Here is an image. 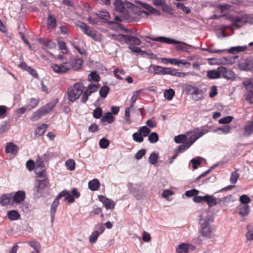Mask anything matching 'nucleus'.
Here are the masks:
<instances>
[{"label": "nucleus", "mask_w": 253, "mask_h": 253, "mask_svg": "<svg viewBox=\"0 0 253 253\" xmlns=\"http://www.w3.org/2000/svg\"><path fill=\"white\" fill-rule=\"evenodd\" d=\"M114 10L118 13L121 17L127 22H131L134 18V14L138 10V8L134 4L121 0H116L114 3Z\"/></svg>", "instance_id": "f257e3e1"}, {"label": "nucleus", "mask_w": 253, "mask_h": 253, "mask_svg": "<svg viewBox=\"0 0 253 253\" xmlns=\"http://www.w3.org/2000/svg\"><path fill=\"white\" fill-rule=\"evenodd\" d=\"M141 38L144 40L146 42L150 43V45L152 41L159 42L171 44L176 45V47H184L185 46H188L189 45L183 42H179L174 39L167 38L165 37H150V36H143Z\"/></svg>", "instance_id": "f03ea898"}, {"label": "nucleus", "mask_w": 253, "mask_h": 253, "mask_svg": "<svg viewBox=\"0 0 253 253\" xmlns=\"http://www.w3.org/2000/svg\"><path fill=\"white\" fill-rule=\"evenodd\" d=\"M84 88L82 83H77L73 86H70L67 92L69 101L74 102L77 100L83 93Z\"/></svg>", "instance_id": "7ed1b4c3"}, {"label": "nucleus", "mask_w": 253, "mask_h": 253, "mask_svg": "<svg viewBox=\"0 0 253 253\" xmlns=\"http://www.w3.org/2000/svg\"><path fill=\"white\" fill-rule=\"evenodd\" d=\"M211 220V219L210 217L201 218L199 220V223L201 225L199 232L203 237L206 239H211L213 236V233L210 223Z\"/></svg>", "instance_id": "20e7f679"}, {"label": "nucleus", "mask_w": 253, "mask_h": 253, "mask_svg": "<svg viewBox=\"0 0 253 253\" xmlns=\"http://www.w3.org/2000/svg\"><path fill=\"white\" fill-rule=\"evenodd\" d=\"M112 37L114 39L120 42L121 43H125L135 46L139 45L141 43V41L138 38L131 35L113 34L112 35Z\"/></svg>", "instance_id": "39448f33"}, {"label": "nucleus", "mask_w": 253, "mask_h": 253, "mask_svg": "<svg viewBox=\"0 0 253 253\" xmlns=\"http://www.w3.org/2000/svg\"><path fill=\"white\" fill-rule=\"evenodd\" d=\"M85 34L90 37L95 41H99L101 39V35L99 33L94 30H92L84 23L81 22L78 25Z\"/></svg>", "instance_id": "423d86ee"}, {"label": "nucleus", "mask_w": 253, "mask_h": 253, "mask_svg": "<svg viewBox=\"0 0 253 253\" xmlns=\"http://www.w3.org/2000/svg\"><path fill=\"white\" fill-rule=\"evenodd\" d=\"M243 85L247 90L246 99L250 104L253 103V78L247 79L243 83Z\"/></svg>", "instance_id": "0eeeda50"}, {"label": "nucleus", "mask_w": 253, "mask_h": 253, "mask_svg": "<svg viewBox=\"0 0 253 253\" xmlns=\"http://www.w3.org/2000/svg\"><path fill=\"white\" fill-rule=\"evenodd\" d=\"M202 50H206L210 53H214L217 54H237L241 52L244 51L246 48H228L223 49H215L213 48H201Z\"/></svg>", "instance_id": "6e6552de"}, {"label": "nucleus", "mask_w": 253, "mask_h": 253, "mask_svg": "<svg viewBox=\"0 0 253 253\" xmlns=\"http://www.w3.org/2000/svg\"><path fill=\"white\" fill-rule=\"evenodd\" d=\"M152 3L156 6H161L162 10L169 15L174 13L173 8L169 6L166 2V0H152Z\"/></svg>", "instance_id": "1a4fd4ad"}, {"label": "nucleus", "mask_w": 253, "mask_h": 253, "mask_svg": "<svg viewBox=\"0 0 253 253\" xmlns=\"http://www.w3.org/2000/svg\"><path fill=\"white\" fill-rule=\"evenodd\" d=\"M12 197V204L13 203L20 204L26 198V194L24 191L19 190L16 192H11Z\"/></svg>", "instance_id": "9d476101"}, {"label": "nucleus", "mask_w": 253, "mask_h": 253, "mask_svg": "<svg viewBox=\"0 0 253 253\" xmlns=\"http://www.w3.org/2000/svg\"><path fill=\"white\" fill-rule=\"evenodd\" d=\"M219 70L220 76L227 80H234L235 78V74L231 70L228 69L224 66H219Z\"/></svg>", "instance_id": "9b49d317"}, {"label": "nucleus", "mask_w": 253, "mask_h": 253, "mask_svg": "<svg viewBox=\"0 0 253 253\" xmlns=\"http://www.w3.org/2000/svg\"><path fill=\"white\" fill-rule=\"evenodd\" d=\"M239 68L242 71H251L253 69V60L247 58L239 63Z\"/></svg>", "instance_id": "f8f14e48"}, {"label": "nucleus", "mask_w": 253, "mask_h": 253, "mask_svg": "<svg viewBox=\"0 0 253 253\" xmlns=\"http://www.w3.org/2000/svg\"><path fill=\"white\" fill-rule=\"evenodd\" d=\"M84 61L81 58L75 57L70 59L69 62L70 69H73L74 70H77L83 66Z\"/></svg>", "instance_id": "ddd939ff"}, {"label": "nucleus", "mask_w": 253, "mask_h": 253, "mask_svg": "<svg viewBox=\"0 0 253 253\" xmlns=\"http://www.w3.org/2000/svg\"><path fill=\"white\" fill-rule=\"evenodd\" d=\"M99 200L102 203L103 205L107 210L113 209L115 207V204L111 199L106 198L103 195H99Z\"/></svg>", "instance_id": "4468645a"}, {"label": "nucleus", "mask_w": 253, "mask_h": 253, "mask_svg": "<svg viewBox=\"0 0 253 253\" xmlns=\"http://www.w3.org/2000/svg\"><path fill=\"white\" fill-rule=\"evenodd\" d=\"M52 68L54 72L57 73H65L70 70L69 64L67 63H63L61 65L54 64L52 65Z\"/></svg>", "instance_id": "2eb2a0df"}, {"label": "nucleus", "mask_w": 253, "mask_h": 253, "mask_svg": "<svg viewBox=\"0 0 253 253\" xmlns=\"http://www.w3.org/2000/svg\"><path fill=\"white\" fill-rule=\"evenodd\" d=\"M195 142V141H194V139L192 136H190L188 138V141L187 142H184L182 143L181 145H180L177 147L176 149L177 152L178 153L183 152L188 149Z\"/></svg>", "instance_id": "dca6fc26"}, {"label": "nucleus", "mask_w": 253, "mask_h": 253, "mask_svg": "<svg viewBox=\"0 0 253 253\" xmlns=\"http://www.w3.org/2000/svg\"><path fill=\"white\" fill-rule=\"evenodd\" d=\"M58 102V99H56L47 103L44 106L41 107V109L42 110V111L44 113V115H46L47 114L51 112L55 107L56 104Z\"/></svg>", "instance_id": "f3484780"}, {"label": "nucleus", "mask_w": 253, "mask_h": 253, "mask_svg": "<svg viewBox=\"0 0 253 253\" xmlns=\"http://www.w3.org/2000/svg\"><path fill=\"white\" fill-rule=\"evenodd\" d=\"M58 102V99H56L47 103L44 106L41 107V109L42 110V111L44 113V115H46L47 114L51 112L55 107L56 104Z\"/></svg>", "instance_id": "a211bd4d"}, {"label": "nucleus", "mask_w": 253, "mask_h": 253, "mask_svg": "<svg viewBox=\"0 0 253 253\" xmlns=\"http://www.w3.org/2000/svg\"><path fill=\"white\" fill-rule=\"evenodd\" d=\"M140 187L141 185L137 184H134L131 183H129L127 184V187L129 189V191L130 193L134 194V196L137 199H140V195L138 194Z\"/></svg>", "instance_id": "6ab92c4d"}, {"label": "nucleus", "mask_w": 253, "mask_h": 253, "mask_svg": "<svg viewBox=\"0 0 253 253\" xmlns=\"http://www.w3.org/2000/svg\"><path fill=\"white\" fill-rule=\"evenodd\" d=\"M131 50L137 54H141V56L144 57H148L150 59H155L156 55L153 54L150 50L148 51H142L141 48H130Z\"/></svg>", "instance_id": "aec40b11"}, {"label": "nucleus", "mask_w": 253, "mask_h": 253, "mask_svg": "<svg viewBox=\"0 0 253 253\" xmlns=\"http://www.w3.org/2000/svg\"><path fill=\"white\" fill-rule=\"evenodd\" d=\"M191 95L195 96L196 101L202 100L204 98V91L195 85Z\"/></svg>", "instance_id": "412c9836"}, {"label": "nucleus", "mask_w": 253, "mask_h": 253, "mask_svg": "<svg viewBox=\"0 0 253 253\" xmlns=\"http://www.w3.org/2000/svg\"><path fill=\"white\" fill-rule=\"evenodd\" d=\"M136 2L139 3V5H141L143 8L147 10L150 14H156L158 15H160L161 14V12L159 10L151 6L147 3H143L139 1H136Z\"/></svg>", "instance_id": "4be33fe9"}, {"label": "nucleus", "mask_w": 253, "mask_h": 253, "mask_svg": "<svg viewBox=\"0 0 253 253\" xmlns=\"http://www.w3.org/2000/svg\"><path fill=\"white\" fill-rule=\"evenodd\" d=\"M12 199L11 193L4 194L0 197V204L2 206H7L8 204H12L11 201Z\"/></svg>", "instance_id": "5701e85b"}, {"label": "nucleus", "mask_w": 253, "mask_h": 253, "mask_svg": "<svg viewBox=\"0 0 253 253\" xmlns=\"http://www.w3.org/2000/svg\"><path fill=\"white\" fill-rule=\"evenodd\" d=\"M59 200H57L56 198L54 199L53 203H52L50 208V218L51 222L53 223L55 218V214L56 212L57 208L59 204Z\"/></svg>", "instance_id": "b1692460"}, {"label": "nucleus", "mask_w": 253, "mask_h": 253, "mask_svg": "<svg viewBox=\"0 0 253 253\" xmlns=\"http://www.w3.org/2000/svg\"><path fill=\"white\" fill-rule=\"evenodd\" d=\"M18 147L12 142L8 143L5 147V151L6 153L16 155L17 153Z\"/></svg>", "instance_id": "393cba45"}, {"label": "nucleus", "mask_w": 253, "mask_h": 253, "mask_svg": "<svg viewBox=\"0 0 253 253\" xmlns=\"http://www.w3.org/2000/svg\"><path fill=\"white\" fill-rule=\"evenodd\" d=\"M244 136L249 137L253 133V121H249L244 127Z\"/></svg>", "instance_id": "a878e982"}, {"label": "nucleus", "mask_w": 253, "mask_h": 253, "mask_svg": "<svg viewBox=\"0 0 253 253\" xmlns=\"http://www.w3.org/2000/svg\"><path fill=\"white\" fill-rule=\"evenodd\" d=\"M205 201L207 203L209 207H213L218 204V200L212 195H206L205 196Z\"/></svg>", "instance_id": "bb28decb"}, {"label": "nucleus", "mask_w": 253, "mask_h": 253, "mask_svg": "<svg viewBox=\"0 0 253 253\" xmlns=\"http://www.w3.org/2000/svg\"><path fill=\"white\" fill-rule=\"evenodd\" d=\"M88 188L92 191H95L98 190L100 186V182L97 179H93L90 180L88 183Z\"/></svg>", "instance_id": "cd10ccee"}, {"label": "nucleus", "mask_w": 253, "mask_h": 253, "mask_svg": "<svg viewBox=\"0 0 253 253\" xmlns=\"http://www.w3.org/2000/svg\"><path fill=\"white\" fill-rule=\"evenodd\" d=\"M231 129V127L230 126H224L222 127H218L214 129L212 132H217L219 134H226L230 132Z\"/></svg>", "instance_id": "c85d7f7f"}, {"label": "nucleus", "mask_w": 253, "mask_h": 253, "mask_svg": "<svg viewBox=\"0 0 253 253\" xmlns=\"http://www.w3.org/2000/svg\"><path fill=\"white\" fill-rule=\"evenodd\" d=\"M207 77L209 79H216L220 78V74L219 70V67L216 70H210L207 72Z\"/></svg>", "instance_id": "c756f323"}, {"label": "nucleus", "mask_w": 253, "mask_h": 253, "mask_svg": "<svg viewBox=\"0 0 253 253\" xmlns=\"http://www.w3.org/2000/svg\"><path fill=\"white\" fill-rule=\"evenodd\" d=\"M115 120L114 117L110 112H107L101 118V122L103 123L107 122L108 124H112Z\"/></svg>", "instance_id": "7c9ffc66"}, {"label": "nucleus", "mask_w": 253, "mask_h": 253, "mask_svg": "<svg viewBox=\"0 0 253 253\" xmlns=\"http://www.w3.org/2000/svg\"><path fill=\"white\" fill-rule=\"evenodd\" d=\"M7 216L11 221L16 220L20 218V214L16 210H10L7 213Z\"/></svg>", "instance_id": "2f4dec72"}, {"label": "nucleus", "mask_w": 253, "mask_h": 253, "mask_svg": "<svg viewBox=\"0 0 253 253\" xmlns=\"http://www.w3.org/2000/svg\"><path fill=\"white\" fill-rule=\"evenodd\" d=\"M239 213L242 216L248 215L250 211V209L248 205H240L238 207Z\"/></svg>", "instance_id": "473e14b6"}, {"label": "nucleus", "mask_w": 253, "mask_h": 253, "mask_svg": "<svg viewBox=\"0 0 253 253\" xmlns=\"http://www.w3.org/2000/svg\"><path fill=\"white\" fill-rule=\"evenodd\" d=\"M38 184L36 186L37 191L38 193H41L47 185L48 181L46 178L42 180H38Z\"/></svg>", "instance_id": "72a5a7b5"}, {"label": "nucleus", "mask_w": 253, "mask_h": 253, "mask_svg": "<svg viewBox=\"0 0 253 253\" xmlns=\"http://www.w3.org/2000/svg\"><path fill=\"white\" fill-rule=\"evenodd\" d=\"M39 41L43 46L47 47H53L55 46V43L47 38H40Z\"/></svg>", "instance_id": "f704fd0d"}, {"label": "nucleus", "mask_w": 253, "mask_h": 253, "mask_svg": "<svg viewBox=\"0 0 253 253\" xmlns=\"http://www.w3.org/2000/svg\"><path fill=\"white\" fill-rule=\"evenodd\" d=\"M48 126L46 124H42L40 126H39L36 130L35 132V135L37 137H39L44 133L46 131Z\"/></svg>", "instance_id": "c9c22d12"}, {"label": "nucleus", "mask_w": 253, "mask_h": 253, "mask_svg": "<svg viewBox=\"0 0 253 253\" xmlns=\"http://www.w3.org/2000/svg\"><path fill=\"white\" fill-rule=\"evenodd\" d=\"M56 19L54 16L49 14L47 18V26L49 29H53L56 26Z\"/></svg>", "instance_id": "e433bc0d"}, {"label": "nucleus", "mask_w": 253, "mask_h": 253, "mask_svg": "<svg viewBox=\"0 0 253 253\" xmlns=\"http://www.w3.org/2000/svg\"><path fill=\"white\" fill-rule=\"evenodd\" d=\"M41 108L35 111L31 117V120L32 121H36L41 119L42 116H44V113L42 111Z\"/></svg>", "instance_id": "4c0bfd02"}, {"label": "nucleus", "mask_w": 253, "mask_h": 253, "mask_svg": "<svg viewBox=\"0 0 253 253\" xmlns=\"http://www.w3.org/2000/svg\"><path fill=\"white\" fill-rule=\"evenodd\" d=\"M232 195H230L227 196H225L222 198L218 199V205L221 207L225 206L231 201Z\"/></svg>", "instance_id": "58836bf2"}, {"label": "nucleus", "mask_w": 253, "mask_h": 253, "mask_svg": "<svg viewBox=\"0 0 253 253\" xmlns=\"http://www.w3.org/2000/svg\"><path fill=\"white\" fill-rule=\"evenodd\" d=\"M235 169V171L231 172V176L230 178V183L233 184L237 183L240 176V174L238 172V169Z\"/></svg>", "instance_id": "ea45409f"}, {"label": "nucleus", "mask_w": 253, "mask_h": 253, "mask_svg": "<svg viewBox=\"0 0 253 253\" xmlns=\"http://www.w3.org/2000/svg\"><path fill=\"white\" fill-rule=\"evenodd\" d=\"M98 18L103 19L106 21H108L110 18L109 12L106 10L100 11L96 13Z\"/></svg>", "instance_id": "a19ab883"}, {"label": "nucleus", "mask_w": 253, "mask_h": 253, "mask_svg": "<svg viewBox=\"0 0 253 253\" xmlns=\"http://www.w3.org/2000/svg\"><path fill=\"white\" fill-rule=\"evenodd\" d=\"M210 130L209 129H203L201 131L195 132L192 135V137L194 139V141H196L198 139H199L200 137H202L204 134H206L208 132H209Z\"/></svg>", "instance_id": "79ce46f5"}, {"label": "nucleus", "mask_w": 253, "mask_h": 253, "mask_svg": "<svg viewBox=\"0 0 253 253\" xmlns=\"http://www.w3.org/2000/svg\"><path fill=\"white\" fill-rule=\"evenodd\" d=\"M188 138L184 134H180L174 137V141L176 143H183L187 142Z\"/></svg>", "instance_id": "37998d69"}, {"label": "nucleus", "mask_w": 253, "mask_h": 253, "mask_svg": "<svg viewBox=\"0 0 253 253\" xmlns=\"http://www.w3.org/2000/svg\"><path fill=\"white\" fill-rule=\"evenodd\" d=\"M88 80L89 81L97 82L99 81L100 76L96 71H92L88 75Z\"/></svg>", "instance_id": "c03bdc74"}, {"label": "nucleus", "mask_w": 253, "mask_h": 253, "mask_svg": "<svg viewBox=\"0 0 253 253\" xmlns=\"http://www.w3.org/2000/svg\"><path fill=\"white\" fill-rule=\"evenodd\" d=\"M175 94L174 90L172 88L167 89L164 93V97L168 100H171Z\"/></svg>", "instance_id": "a18cd8bd"}, {"label": "nucleus", "mask_w": 253, "mask_h": 253, "mask_svg": "<svg viewBox=\"0 0 253 253\" xmlns=\"http://www.w3.org/2000/svg\"><path fill=\"white\" fill-rule=\"evenodd\" d=\"M109 90L110 88L108 86H102L99 90L100 96L102 98H106L109 92Z\"/></svg>", "instance_id": "49530a36"}, {"label": "nucleus", "mask_w": 253, "mask_h": 253, "mask_svg": "<svg viewBox=\"0 0 253 253\" xmlns=\"http://www.w3.org/2000/svg\"><path fill=\"white\" fill-rule=\"evenodd\" d=\"M132 137L133 140L136 142L142 143L144 140V137L138 131L137 132H134L132 134Z\"/></svg>", "instance_id": "de8ad7c7"}, {"label": "nucleus", "mask_w": 253, "mask_h": 253, "mask_svg": "<svg viewBox=\"0 0 253 253\" xmlns=\"http://www.w3.org/2000/svg\"><path fill=\"white\" fill-rule=\"evenodd\" d=\"M176 252L177 253H188L187 244L185 243L179 244L176 248Z\"/></svg>", "instance_id": "09e8293b"}, {"label": "nucleus", "mask_w": 253, "mask_h": 253, "mask_svg": "<svg viewBox=\"0 0 253 253\" xmlns=\"http://www.w3.org/2000/svg\"><path fill=\"white\" fill-rule=\"evenodd\" d=\"M148 140L151 143H155L159 140V135L157 133L153 132L148 136Z\"/></svg>", "instance_id": "8fccbe9b"}, {"label": "nucleus", "mask_w": 253, "mask_h": 253, "mask_svg": "<svg viewBox=\"0 0 253 253\" xmlns=\"http://www.w3.org/2000/svg\"><path fill=\"white\" fill-rule=\"evenodd\" d=\"M65 166L68 170H73L75 169V162L74 160L68 159L65 162Z\"/></svg>", "instance_id": "3c124183"}, {"label": "nucleus", "mask_w": 253, "mask_h": 253, "mask_svg": "<svg viewBox=\"0 0 253 253\" xmlns=\"http://www.w3.org/2000/svg\"><path fill=\"white\" fill-rule=\"evenodd\" d=\"M158 154L155 152L152 153L149 158L148 161L152 165H155L158 162Z\"/></svg>", "instance_id": "603ef678"}, {"label": "nucleus", "mask_w": 253, "mask_h": 253, "mask_svg": "<svg viewBox=\"0 0 253 253\" xmlns=\"http://www.w3.org/2000/svg\"><path fill=\"white\" fill-rule=\"evenodd\" d=\"M177 8L181 10L183 13L185 14H189L191 12V9L189 7L185 6L183 3L177 2L176 4Z\"/></svg>", "instance_id": "864d4df0"}, {"label": "nucleus", "mask_w": 253, "mask_h": 253, "mask_svg": "<svg viewBox=\"0 0 253 253\" xmlns=\"http://www.w3.org/2000/svg\"><path fill=\"white\" fill-rule=\"evenodd\" d=\"M138 131L142 134L143 137H146L150 133V129L146 126H143L138 129Z\"/></svg>", "instance_id": "5fc2aeb1"}, {"label": "nucleus", "mask_w": 253, "mask_h": 253, "mask_svg": "<svg viewBox=\"0 0 253 253\" xmlns=\"http://www.w3.org/2000/svg\"><path fill=\"white\" fill-rule=\"evenodd\" d=\"M39 103V101L34 98H32L30 100V103L27 105V108L28 110H31L32 109L36 107Z\"/></svg>", "instance_id": "6e6d98bb"}, {"label": "nucleus", "mask_w": 253, "mask_h": 253, "mask_svg": "<svg viewBox=\"0 0 253 253\" xmlns=\"http://www.w3.org/2000/svg\"><path fill=\"white\" fill-rule=\"evenodd\" d=\"M153 69V72L156 75H163V67L160 66H157L151 65L150 66V69Z\"/></svg>", "instance_id": "4d7b16f0"}, {"label": "nucleus", "mask_w": 253, "mask_h": 253, "mask_svg": "<svg viewBox=\"0 0 253 253\" xmlns=\"http://www.w3.org/2000/svg\"><path fill=\"white\" fill-rule=\"evenodd\" d=\"M100 235L98 231H94L89 237V241L90 243H94Z\"/></svg>", "instance_id": "13d9d810"}, {"label": "nucleus", "mask_w": 253, "mask_h": 253, "mask_svg": "<svg viewBox=\"0 0 253 253\" xmlns=\"http://www.w3.org/2000/svg\"><path fill=\"white\" fill-rule=\"evenodd\" d=\"M195 85L189 84H184L182 85L183 90L186 93L191 95Z\"/></svg>", "instance_id": "bf43d9fd"}, {"label": "nucleus", "mask_w": 253, "mask_h": 253, "mask_svg": "<svg viewBox=\"0 0 253 253\" xmlns=\"http://www.w3.org/2000/svg\"><path fill=\"white\" fill-rule=\"evenodd\" d=\"M141 89H139L138 90L135 91L133 92V95L131 98L130 100V108H133L134 104L136 101L137 99L138 96L139 94V93L141 92Z\"/></svg>", "instance_id": "052dcab7"}, {"label": "nucleus", "mask_w": 253, "mask_h": 253, "mask_svg": "<svg viewBox=\"0 0 253 253\" xmlns=\"http://www.w3.org/2000/svg\"><path fill=\"white\" fill-rule=\"evenodd\" d=\"M109 141L105 138H101L99 142V146L102 149L107 148L109 146Z\"/></svg>", "instance_id": "680f3d73"}, {"label": "nucleus", "mask_w": 253, "mask_h": 253, "mask_svg": "<svg viewBox=\"0 0 253 253\" xmlns=\"http://www.w3.org/2000/svg\"><path fill=\"white\" fill-rule=\"evenodd\" d=\"M161 62L165 64L168 63H170L172 65H176L177 64V59L176 58H161Z\"/></svg>", "instance_id": "e2e57ef3"}, {"label": "nucleus", "mask_w": 253, "mask_h": 253, "mask_svg": "<svg viewBox=\"0 0 253 253\" xmlns=\"http://www.w3.org/2000/svg\"><path fill=\"white\" fill-rule=\"evenodd\" d=\"M190 162L192 164V168L194 169H197L201 164V158L200 157H197V158L192 159L191 160Z\"/></svg>", "instance_id": "0e129e2a"}, {"label": "nucleus", "mask_w": 253, "mask_h": 253, "mask_svg": "<svg viewBox=\"0 0 253 253\" xmlns=\"http://www.w3.org/2000/svg\"><path fill=\"white\" fill-rule=\"evenodd\" d=\"M102 115V110L98 107L95 108L93 112V116L95 119H99Z\"/></svg>", "instance_id": "69168bd1"}, {"label": "nucleus", "mask_w": 253, "mask_h": 253, "mask_svg": "<svg viewBox=\"0 0 253 253\" xmlns=\"http://www.w3.org/2000/svg\"><path fill=\"white\" fill-rule=\"evenodd\" d=\"M130 108L129 107H127L125 109V119L126 122L128 124H131V120H130Z\"/></svg>", "instance_id": "338daca9"}, {"label": "nucleus", "mask_w": 253, "mask_h": 253, "mask_svg": "<svg viewBox=\"0 0 253 253\" xmlns=\"http://www.w3.org/2000/svg\"><path fill=\"white\" fill-rule=\"evenodd\" d=\"M44 162L45 161L43 159H42V157L40 156H38L36 160L35 166L37 167L42 168L44 167Z\"/></svg>", "instance_id": "774afa93"}]
</instances>
